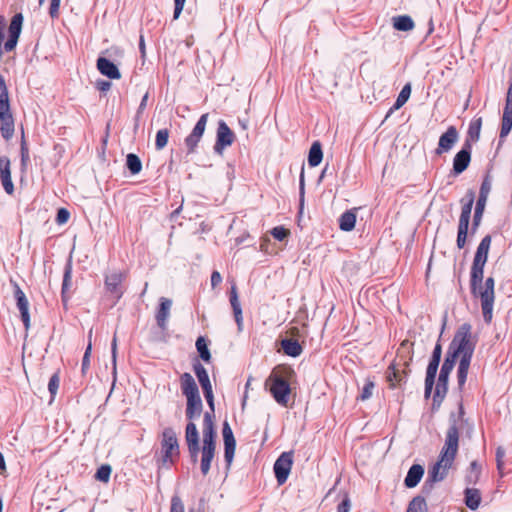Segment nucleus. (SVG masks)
<instances>
[{
    "label": "nucleus",
    "mask_w": 512,
    "mask_h": 512,
    "mask_svg": "<svg viewBox=\"0 0 512 512\" xmlns=\"http://www.w3.org/2000/svg\"><path fill=\"white\" fill-rule=\"evenodd\" d=\"M459 140V133L455 126H450L448 129L440 136L438 146L435 149V154L440 156L444 153H448L453 146Z\"/></svg>",
    "instance_id": "14"
},
{
    "label": "nucleus",
    "mask_w": 512,
    "mask_h": 512,
    "mask_svg": "<svg viewBox=\"0 0 512 512\" xmlns=\"http://www.w3.org/2000/svg\"><path fill=\"white\" fill-rule=\"evenodd\" d=\"M10 111L9 96L5 81H0V112Z\"/></svg>",
    "instance_id": "39"
},
{
    "label": "nucleus",
    "mask_w": 512,
    "mask_h": 512,
    "mask_svg": "<svg viewBox=\"0 0 512 512\" xmlns=\"http://www.w3.org/2000/svg\"><path fill=\"white\" fill-rule=\"evenodd\" d=\"M172 307V301L168 298L162 297L160 298L159 309L156 313V322L157 325L165 330L167 327V321L170 316V310Z\"/></svg>",
    "instance_id": "21"
},
{
    "label": "nucleus",
    "mask_w": 512,
    "mask_h": 512,
    "mask_svg": "<svg viewBox=\"0 0 512 512\" xmlns=\"http://www.w3.org/2000/svg\"><path fill=\"white\" fill-rule=\"evenodd\" d=\"M462 208L459 218V224L469 225L471 211L474 203V193L470 191L465 198L461 200Z\"/></svg>",
    "instance_id": "28"
},
{
    "label": "nucleus",
    "mask_w": 512,
    "mask_h": 512,
    "mask_svg": "<svg viewBox=\"0 0 512 512\" xmlns=\"http://www.w3.org/2000/svg\"><path fill=\"white\" fill-rule=\"evenodd\" d=\"M222 434L224 440V458L227 465L230 466L235 454L236 441L228 422H224Z\"/></svg>",
    "instance_id": "16"
},
{
    "label": "nucleus",
    "mask_w": 512,
    "mask_h": 512,
    "mask_svg": "<svg viewBox=\"0 0 512 512\" xmlns=\"http://www.w3.org/2000/svg\"><path fill=\"white\" fill-rule=\"evenodd\" d=\"M126 166L133 175L140 173L142 170V162L140 158L133 153H129L127 155Z\"/></svg>",
    "instance_id": "36"
},
{
    "label": "nucleus",
    "mask_w": 512,
    "mask_h": 512,
    "mask_svg": "<svg viewBox=\"0 0 512 512\" xmlns=\"http://www.w3.org/2000/svg\"><path fill=\"white\" fill-rule=\"evenodd\" d=\"M17 42H18L17 38L9 36L8 40L4 44L5 51H7V52L12 51L16 47Z\"/></svg>",
    "instance_id": "61"
},
{
    "label": "nucleus",
    "mask_w": 512,
    "mask_h": 512,
    "mask_svg": "<svg viewBox=\"0 0 512 512\" xmlns=\"http://www.w3.org/2000/svg\"><path fill=\"white\" fill-rule=\"evenodd\" d=\"M124 279V274L121 272H113L106 276L105 285L109 292L116 294L119 299L122 296L120 285Z\"/></svg>",
    "instance_id": "26"
},
{
    "label": "nucleus",
    "mask_w": 512,
    "mask_h": 512,
    "mask_svg": "<svg viewBox=\"0 0 512 512\" xmlns=\"http://www.w3.org/2000/svg\"><path fill=\"white\" fill-rule=\"evenodd\" d=\"M170 512H185L184 504L181 498L177 495H174L171 498Z\"/></svg>",
    "instance_id": "52"
},
{
    "label": "nucleus",
    "mask_w": 512,
    "mask_h": 512,
    "mask_svg": "<svg viewBox=\"0 0 512 512\" xmlns=\"http://www.w3.org/2000/svg\"><path fill=\"white\" fill-rule=\"evenodd\" d=\"M162 463L163 465L173 462V456L179 455V444L176 432L167 427L163 430L161 441Z\"/></svg>",
    "instance_id": "6"
},
{
    "label": "nucleus",
    "mask_w": 512,
    "mask_h": 512,
    "mask_svg": "<svg viewBox=\"0 0 512 512\" xmlns=\"http://www.w3.org/2000/svg\"><path fill=\"white\" fill-rule=\"evenodd\" d=\"M96 85H97V88L102 92H106V91L110 90V88H111V83L106 80H100L96 83Z\"/></svg>",
    "instance_id": "63"
},
{
    "label": "nucleus",
    "mask_w": 512,
    "mask_h": 512,
    "mask_svg": "<svg viewBox=\"0 0 512 512\" xmlns=\"http://www.w3.org/2000/svg\"><path fill=\"white\" fill-rule=\"evenodd\" d=\"M441 353H442L441 345L437 344L433 350L430 362L436 363L439 365L440 359H441Z\"/></svg>",
    "instance_id": "59"
},
{
    "label": "nucleus",
    "mask_w": 512,
    "mask_h": 512,
    "mask_svg": "<svg viewBox=\"0 0 512 512\" xmlns=\"http://www.w3.org/2000/svg\"><path fill=\"white\" fill-rule=\"evenodd\" d=\"M0 132L5 140H10L14 134V118L10 111L0 112Z\"/></svg>",
    "instance_id": "22"
},
{
    "label": "nucleus",
    "mask_w": 512,
    "mask_h": 512,
    "mask_svg": "<svg viewBox=\"0 0 512 512\" xmlns=\"http://www.w3.org/2000/svg\"><path fill=\"white\" fill-rule=\"evenodd\" d=\"M169 139V130L168 129H160L156 133L155 139V147L157 150H162L168 143Z\"/></svg>",
    "instance_id": "44"
},
{
    "label": "nucleus",
    "mask_w": 512,
    "mask_h": 512,
    "mask_svg": "<svg viewBox=\"0 0 512 512\" xmlns=\"http://www.w3.org/2000/svg\"><path fill=\"white\" fill-rule=\"evenodd\" d=\"M512 129V83H510L506 95V103L503 110L500 129V139H505Z\"/></svg>",
    "instance_id": "15"
},
{
    "label": "nucleus",
    "mask_w": 512,
    "mask_h": 512,
    "mask_svg": "<svg viewBox=\"0 0 512 512\" xmlns=\"http://www.w3.org/2000/svg\"><path fill=\"white\" fill-rule=\"evenodd\" d=\"M456 360H457V357L448 351V354L442 364L440 374L449 377L451 371L454 368Z\"/></svg>",
    "instance_id": "41"
},
{
    "label": "nucleus",
    "mask_w": 512,
    "mask_h": 512,
    "mask_svg": "<svg viewBox=\"0 0 512 512\" xmlns=\"http://www.w3.org/2000/svg\"><path fill=\"white\" fill-rule=\"evenodd\" d=\"M281 348L286 355L291 357H298L303 351L297 340L288 338L281 341Z\"/></svg>",
    "instance_id": "29"
},
{
    "label": "nucleus",
    "mask_w": 512,
    "mask_h": 512,
    "mask_svg": "<svg viewBox=\"0 0 512 512\" xmlns=\"http://www.w3.org/2000/svg\"><path fill=\"white\" fill-rule=\"evenodd\" d=\"M203 404L200 395L187 399L186 417L189 421L198 419L202 413Z\"/></svg>",
    "instance_id": "25"
},
{
    "label": "nucleus",
    "mask_w": 512,
    "mask_h": 512,
    "mask_svg": "<svg viewBox=\"0 0 512 512\" xmlns=\"http://www.w3.org/2000/svg\"><path fill=\"white\" fill-rule=\"evenodd\" d=\"M474 349L475 343L472 340L471 325L464 323L459 327L449 347V352L460 358L457 371L459 387H462L466 382Z\"/></svg>",
    "instance_id": "3"
},
{
    "label": "nucleus",
    "mask_w": 512,
    "mask_h": 512,
    "mask_svg": "<svg viewBox=\"0 0 512 512\" xmlns=\"http://www.w3.org/2000/svg\"><path fill=\"white\" fill-rule=\"evenodd\" d=\"M15 298L17 301V307L21 314L22 322L25 329L28 330L30 327V315H29V303L21 288L18 284H15Z\"/></svg>",
    "instance_id": "18"
},
{
    "label": "nucleus",
    "mask_w": 512,
    "mask_h": 512,
    "mask_svg": "<svg viewBox=\"0 0 512 512\" xmlns=\"http://www.w3.org/2000/svg\"><path fill=\"white\" fill-rule=\"evenodd\" d=\"M0 179L7 194L14 192V185L11 179L10 160L7 157H0Z\"/></svg>",
    "instance_id": "20"
},
{
    "label": "nucleus",
    "mask_w": 512,
    "mask_h": 512,
    "mask_svg": "<svg viewBox=\"0 0 512 512\" xmlns=\"http://www.w3.org/2000/svg\"><path fill=\"white\" fill-rule=\"evenodd\" d=\"M351 508V502L348 495H345L342 502L337 507V512H349Z\"/></svg>",
    "instance_id": "55"
},
{
    "label": "nucleus",
    "mask_w": 512,
    "mask_h": 512,
    "mask_svg": "<svg viewBox=\"0 0 512 512\" xmlns=\"http://www.w3.org/2000/svg\"><path fill=\"white\" fill-rule=\"evenodd\" d=\"M194 372L203 389L204 397L211 409V412H214V395L208 372L205 369V367L200 363H196L194 365Z\"/></svg>",
    "instance_id": "10"
},
{
    "label": "nucleus",
    "mask_w": 512,
    "mask_h": 512,
    "mask_svg": "<svg viewBox=\"0 0 512 512\" xmlns=\"http://www.w3.org/2000/svg\"><path fill=\"white\" fill-rule=\"evenodd\" d=\"M464 494L466 506L471 510L478 509L481 502L480 491L475 488H466Z\"/></svg>",
    "instance_id": "30"
},
{
    "label": "nucleus",
    "mask_w": 512,
    "mask_h": 512,
    "mask_svg": "<svg viewBox=\"0 0 512 512\" xmlns=\"http://www.w3.org/2000/svg\"><path fill=\"white\" fill-rule=\"evenodd\" d=\"M202 433L203 445L201 448L202 457L200 467L203 475H207L210 470L211 461L215 456L216 450V431L214 428L213 416L209 412L204 414Z\"/></svg>",
    "instance_id": "5"
},
{
    "label": "nucleus",
    "mask_w": 512,
    "mask_h": 512,
    "mask_svg": "<svg viewBox=\"0 0 512 512\" xmlns=\"http://www.w3.org/2000/svg\"><path fill=\"white\" fill-rule=\"evenodd\" d=\"M482 127V118H476L473 121H471L469 125L468 134L471 139L477 141L480 137V131Z\"/></svg>",
    "instance_id": "45"
},
{
    "label": "nucleus",
    "mask_w": 512,
    "mask_h": 512,
    "mask_svg": "<svg viewBox=\"0 0 512 512\" xmlns=\"http://www.w3.org/2000/svg\"><path fill=\"white\" fill-rule=\"evenodd\" d=\"M490 190H491L490 182L487 180H484L480 187V194H479V198L477 200L476 208H475V212H474V219H473L474 226H478L481 221Z\"/></svg>",
    "instance_id": "17"
},
{
    "label": "nucleus",
    "mask_w": 512,
    "mask_h": 512,
    "mask_svg": "<svg viewBox=\"0 0 512 512\" xmlns=\"http://www.w3.org/2000/svg\"><path fill=\"white\" fill-rule=\"evenodd\" d=\"M405 349V344H401V348L399 349V353L397 358L394 360V362L388 367L386 378L387 381L390 383L391 387H395L398 383H400L403 379L404 373H406L405 369L409 365V361L402 356L400 353H402Z\"/></svg>",
    "instance_id": "7"
},
{
    "label": "nucleus",
    "mask_w": 512,
    "mask_h": 512,
    "mask_svg": "<svg viewBox=\"0 0 512 512\" xmlns=\"http://www.w3.org/2000/svg\"><path fill=\"white\" fill-rule=\"evenodd\" d=\"M411 95V84L407 83L400 91L393 107L390 109L387 116H389L394 110L400 109L409 99Z\"/></svg>",
    "instance_id": "35"
},
{
    "label": "nucleus",
    "mask_w": 512,
    "mask_h": 512,
    "mask_svg": "<svg viewBox=\"0 0 512 512\" xmlns=\"http://www.w3.org/2000/svg\"><path fill=\"white\" fill-rule=\"evenodd\" d=\"M356 223V214L349 210L343 213L339 219V227L343 231H351L354 229Z\"/></svg>",
    "instance_id": "33"
},
{
    "label": "nucleus",
    "mask_w": 512,
    "mask_h": 512,
    "mask_svg": "<svg viewBox=\"0 0 512 512\" xmlns=\"http://www.w3.org/2000/svg\"><path fill=\"white\" fill-rule=\"evenodd\" d=\"M234 139L235 135L232 132V130L223 120H220L217 129L214 151L221 155L226 147L231 146L233 144Z\"/></svg>",
    "instance_id": "11"
},
{
    "label": "nucleus",
    "mask_w": 512,
    "mask_h": 512,
    "mask_svg": "<svg viewBox=\"0 0 512 512\" xmlns=\"http://www.w3.org/2000/svg\"><path fill=\"white\" fill-rule=\"evenodd\" d=\"M294 371L287 366L275 367L265 380L264 387L270 392L273 399L283 407L288 406L291 388L289 381Z\"/></svg>",
    "instance_id": "4"
},
{
    "label": "nucleus",
    "mask_w": 512,
    "mask_h": 512,
    "mask_svg": "<svg viewBox=\"0 0 512 512\" xmlns=\"http://www.w3.org/2000/svg\"><path fill=\"white\" fill-rule=\"evenodd\" d=\"M180 380L182 393L187 399L199 396L197 384L190 373L182 374Z\"/></svg>",
    "instance_id": "24"
},
{
    "label": "nucleus",
    "mask_w": 512,
    "mask_h": 512,
    "mask_svg": "<svg viewBox=\"0 0 512 512\" xmlns=\"http://www.w3.org/2000/svg\"><path fill=\"white\" fill-rule=\"evenodd\" d=\"M196 348L197 351L199 352L201 359L205 362H209L211 359V354L208 349L207 343L203 337H199L196 340Z\"/></svg>",
    "instance_id": "42"
},
{
    "label": "nucleus",
    "mask_w": 512,
    "mask_h": 512,
    "mask_svg": "<svg viewBox=\"0 0 512 512\" xmlns=\"http://www.w3.org/2000/svg\"><path fill=\"white\" fill-rule=\"evenodd\" d=\"M221 282H222L221 274L218 271H213V273L211 275V286H212V288H215Z\"/></svg>",
    "instance_id": "62"
},
{
    "label": "nucleus",
    "mask_w": 512,
    "mask_h": 512,
    "mask_svg": "<svg viewBox=\"0 0 512 512\" xmlns=\"http://www.w3.org/2000/svg\"><path fill=\"white\" fill-rule=\"evenodd\" d=\"M469 225L458 224L457 247L462 249L466 244Z\"/></svg>",
    "instance_id": "46"
},
{
    "label": "nucleus",
    "mask_w": 512,
    "mask_h": 512,
    "mask_svg": "<svg viewBox=\"0 0 512 512\" xmlns=\"http://www.w3.org/2000/svg\"><path fill=\"white\" fill-rule=\"evenodd\" d=\"M481 467L476 461L471 462L469 471L466 475V482L468 484H476L480 478Z\"/></svg>",
    "instance_id": "38"
},
{
    "label": "nucleus",
    "mask_w": 512,
    "mask_h": 512,
    "mask_svg": "<svg viewBox=\"0 0 512 512\" xmlns=\"http://www.w3.org/2000/svg\"><path fill=\"white\" fill-rule=\"evenodd\" d=\"M490 245L491 236L486 235L477 247L470 274L471 291L481 300L482 314L486 323H490L492 320L495 300L494 278L488 277L483 283L484 267L488 259Z\"/></svg>",
    "instance_id": "1"
},
{
    "label": "nucleus",
    "mask_w": 512,
    "mask_h": 512,
    "mask_svg": "<svg viewBox=\"0 0 512 512\" xmlns=\"http://www.w3.org/2000/svg\"><path fill=\"white\" fill-rule=\"evenodd\" d=\"M448 379V376L439 374L434 398L439 397L442 399L446 395L448 390Z\"/></svg>",
    "instance_id": "40"
},
{
    "label": "nucleus",
    "mask_w": 512,
    "mask_h": 512,
    "mask_svg": "<svg viewBox=\"0 0 512 512\" xmlns=\"http://www.w3.org/2000/svg\"><path fill=\"white\" fill-rule=\"evenodd\" d=\"M71 279H72L71 267L66 266L65 272H64V277H63V284H62V294H63L64 301H65V295L71 287Z\"/></svg>",
    "instance_id": "48"
},
{
    "label": "nucleus",
    "mask_w": 512,
    "mask_h": 512,
    "mask_svg": "<svg viewBox=\"0 0 512 512\" xmlns=\"http://www.w3.org/2000/svg\"><path fill=\"white\" fill-rule=\"evenodd\" d=\"M59 383H60L59 375H58V373H54L51 376L49 383H48V390H49L52 398H54V396L57 394V391L59 388Z\"/></svg>",
    "instance_id": "50"
},
{
    "label": "nucleus",
    "mask_w": 512,
    "mask_h": 512,
    "mask_svg": "<svg viewBox=\"0 0 512 512\" xmlns=\"http://www.w3.org/2000/svg\"><path fill=\"white\" fill-rule=\"evenodd\" d=\"M185 441L192 461L196 462L200 451L199 432L196 427V424L193 421H189L188 424L186 425Z\"/></svg>",
    "instance_id": "12"
},
{
    "label": "nucleus",
    "mask_w": 512,
    "mask_h": 512,
    "mask_svg": "<svg viewBox=\"0 0 512 512\" xmlns=\"http://www.w3.org/2000/svg\"><path fill=\"white\" fill-rule=\"evenodd\" d=\"M69 217L70 213L68 212V210H66L65 208H61L57 212L56 222L60 225L65 224L68 221Z\"/></svg>",
    "instance_id": "54"
},
{
    "label": "nucleus",
    "mask_w": 512,
    "mask_h": 512,
    "mask_svg": "<svg viewBox=\"0 0 512 512\" xmlns=\"http://www.w3.org/2000/svg\"><path fill=\"white\" fill-rule=\"evenodd\" d=\"M209 114L205 113L201 115L196 125L192 129L191 133L185 138L184 144L187 148L188 154H193L196 151L198 143L200 142L208 122Z\"/></svg>",
    "instance_id": "8"
},
{
    "label": "nucleus",
    "mask_w": 512,
    "mask_h": 512,
    "mask_svg": "<svg viewBox=\"0 0 512 512\" xmlns=\"http://www.w3.org/2000/svg\"><path fill=\"white\" fill-rule=\"evenodd\" d=\"M293 464V452H283L274 464V473L279 485H283L290 474Z\"/></svg>",
    "instance_id": "9"
},
{
    "label": "nucleus",
    "mask_w": 512,
    "mask_h": 512,
    "mask_svg": "<svg viewBox=\"0 0 512 512\" xmlns=\"http://www.w3.org/2000/svg\"><path fill=\"white\" fill-rule=\"evenodd\" d=\"M505 456V450L503 447H498L496 450L497 468L500 470L503 466V458Z\"/></svg>",
    "instance_id": "60"
},
{
    "label": "nucleus",
    "mask_w": 512,
    "mask_h": 512,
    "mask_svg": "<svg viewBox=\"0 0 512 512\" xmlns=\"http://www.w3.org/2000/svg\"><path fill=\"white\" fill-rule=\"evenodd\" d=\"M20 151H21V166H22V168H25L30 160V157H29V149H28L27 143L25 141L24 133L22 134Z\"/></svg>",
    "instance_id": "49"
},
{
    "label": "nucleus",
    "mask_w": 512,
    "mask_h": 512,
    "mask_svg": "<svg viewBox=\"0 0 512 512\" xmlns=\"http://www.w3.org/2000/svg\"><path fill=\"white\" fill-rule=\"evenodd\" d=\"M424 475V468L419 464H414L410 467L405 479L404 484L407 488L416 487Z\"/></svg>",
    "instance_id": "27"
},
{
    "label": "nucleus",
    "mask_w": 512,
    "mask_h": 512,
    "mask_svg": "<svg viewBox=\"0 0 512 512\" xmlns=\"http://www.w3.org/2000/svg\"><path fill=\"white\" fill-rule=\"evenodd\" d=\"M323 158L322 147L319 141H315L309 150L308 163L311 167L318 166Z\"/></svg>",
    "instance_id": "32"
},
{
    "label": "nucleus",
    "mask_w": 512,
    "mask_h": 512,
    "mask_svg": "<svg viewBox=\"0 0 512 512\" xmlns=\"http://www.w3.org/2000/svg\"><path fill=\"white\" fill-rule=\"evenodd\" d=\"M90 367V358L83 357L82 359V373L85 374Z\"/></svg>",
    "instance_id": "64"
},
{
    "label": "nucleus",
    "mask_w": 512,
    "mask_h": 512,
    "mask_svg": "<svg viewBox=\"0 0 512 512\" xmlns=\"http://www.w3.org/2000/svg\"><path fill=\"white\" fill-rule=\"evenodd\" d=\"M459 446V430L455 421L449 426L438 461L429 469L423 490L430 492L434 484L443 481L452 467Z\"/></svg>",
    "instance_id": "2"
},
{
    "label": "nucleus",
    "mask_w": 512,
    "mask_h": 512,
    "mask_svg": "<svg viewBox=\"0 0 512 512\" xmlns=\"http://www.w3.org/2000/svg\"><path fill=\"white\" fill-rule=\"evenodd\" d=\"M438 366L439 365L436 363L429 362V365L427 367L426 378H425V396L426 397H429L432 392L435 377H436L437 370H438Z\"/></svg>",
    "instance_id": "31"
},
{
    "label": "nucleus",
    "mask_w": 512,
    "mask_h": 512,
    "mask_svg": "<svg viewBox=\"0 0 512 512\" xmlns=\"http://www.w3.org/2000/svg\"><path fill=\"white\" fill-rule=\"evenodd\" d=\"M230 304L233 310L234 318L238 327V331H242L243 329V316H242V308L238 298L237 288L235 285H232L230 291Z\"/></svg>",
    "instance_id": "23"
},
{
    "label": "nucleus",
    "mask_w": 512,
    "mask_h": 512,
    "mask_svg": "<svg viewBox=\"0 0 512 512\" xmlns=\"http://www.w3.org/2000/svg\"><path fill=\"white\" fill-rule=\"evenodd\" d=\"M373 389H374V383L371 382V381H368L364 385V387L362 389V392H361V394L359 396V399H361L362 401H365V400L369 399L372 396V394H373Z\"/></svg>",
    "instance_id": "53"
},
{
    "label": "nucleus",
    "mask_w": 512,
    "mask_h": 512,
    "mask_svg": "<svg viewBox=\"0 0 512 512\" xmlns=\"http://www.w3.org/2000/svg\"><path fill=\"white\" fill-rule=\"evenodd\" d=\"M60 0H51L49 14L52 18H55L59 14Z\"/></svg>",
    "instance_id": "57"
},
{
    "label": "nucleus",
    "mask_w": 512,
    "mask_h": 512,
    "mask_svg": "<svg viewBox=\"0 0 512 512\" xmlns=\"http://www.w3.org/2000/svg\"><path fill=\"white\" fill-rule=\"evenodd\" d=\"M471 162V144L466 142L462 149L458 151L453 158V166L451 173L454 176L462 174Z\"/></svg>",
    "instance_id": "13"
},
{
    "label": "nucleus",
    "mask_w": 512,
    "mask_h": 512,
    "mask_svg": "<svg viewBox=\"0 0 512 512\" xmlns=\"http://www.w3.org/2000/svg\"><path fill=\"white\" fill-rule=\"evenodd\" d=\"M23 16L16 14L13 16L9 26V36L19 39L22 28Z\"/></svg>",
    "instance_id": "37"
},
{
    "label": "nucleus",
    "mask_w": 512,
    "mask_h": 512,
    "mask_svg": "<svg viewBox=\"0 0 512 512\" xmlns=\"http://www.w3.org/2000/svg\"><path fill=\"white\" fill-rule=\"evenodd\" d=\"M185 1L186 0H175L174 1V15H173L174 19H178L179 18L180 14H181V12L183 10Z\"/></svg>",
    "instance_id": "58"
},
{
    "label": "nucleus",
    "mask_w": 512,
    "mask_h": 512,
    "mask_svg": "<svg viewBox=\"0 0 512 512\" xmlns=\"http://www.w3.org/2000/svg\"><path fill=\"white\" fill-rule=\"evenodd\" d=\"M111 475V467L109 465H102L96 472L95 478L101 482H108Z\"/></svg>",
    "instance_id": "47"
},
{
    "label": "nucleus",
    "mask_w": 512,
    "mask_h": 512,
    "mask_svg": "<svg viewBox=\"0 0 512 512\" xmlns=\"http://www.w3.org/2000/svg\"><path fill=\"white\" fill-rule=\"evenodd\" d=\"M407 512H426V502L421 496H417L409 503Z\"/></svg>",
    "instance_id": "43"
},
{
    "label": "nucleus",
    "mask_w": 512,
    "mask_h": 512,
    "mask_svg": "<svg viewBox=\"0 0 512 512\" xmlns=\"http://www.w3.org/2000/svg\"><path fill=\"white\" fill-rule=\"evenodd\" d=\"M271 234L272 236L278 240V241H283L284 239H286L289 235V230L282 227V226H278V227H274L272 230H271Z\"/></svg>",
    "instance_id": "51"
},
{
    "label": "nucleus",
    "mask_w": 512,
    "mask_h": 512,
    "mask_svg": "<svg viewBox=\"0 0 512 512\" xmlns=\"http://www.w3.org/2000/svg\"><path fill=\"white\" fill-rule=\"evenodd\" d=\"M98 71L109 79L118 80L121 78V73L118 67L106 57H99L96 62Z\"/></svg>",
    "instance_id": "19"
},
{
    "label": "nucleus",
    "mask_w": 512,
    "mask_h": 512,
    "mask_svg": "<svg viewBox=\"0 0 512 512\" xmlns=\"http://www.w3.org/2000/svg\"><path fill=\"white\" fill-rule=\"evenodd\" d=\"M393 27L398 31H410L414 28V22L408 15L396 16L393 18Z\"/></svg>",
    "instance_id": "34"
},
{
    "label": "nucleus",
    "mask_w": 512,
    "mask_h": 512,
    "mask_svg": "<svg viewBox=\"0 0 512 512\" xmlns=\"http://www.w3.org/2000/svg\"><path fill=\"white\" fill-rule=\"evenodd\" d=\"M112 362H113V374L116 373V357H117V338L114 335L111 343Z\"/></svg>",
    "instance_id": "56"
}]
</instances>
